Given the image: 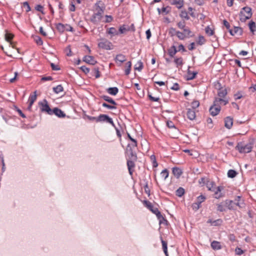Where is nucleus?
<instances>
[{
  "label": "nucleus",
  "instance_id": "obj_1",
  "mask_svg": "<svg viewBox=\"0 0 256 256\" xmlns=\"http://www.w3.org/2000/svg\"><path fill=\"white\" fill-rule=\"evenodd\" d=\"M96 12L92 16L90 20L94 24H98L101 20L104 12V8L96 4Z\"/></svg>",
  "mask_w": 256,
  "mask_h": 256
},
{
  "label": "nucleus",
  "instance_id": "obj_2",
  "mask_svg": "<svg viewBox=\"0 0 256 256\" xmlns=\"http://www.w3.org/2000/svg\"><path fill=\"white\" fill-rule=\"evenodd\" d=\"M240 20L242 22H245L252 16V9L248 6L243 8L240 12Z\"/></svg>",
  "mask_w": 256,
  "mask_h": 256
},
{
  "label": "nucleus",
  "instance_id": "obj_3",
  "mask_svg": "<svg viewBox=\"0 0 256 256\" xmlns=\"http://www.w3.org/2000/svg\"><path fill=\"white\" fill-rule=\"evenodd\" d=\"M144 204L151 212L154 214L158 219L160 220V223L162 222V220H164V218L161 214L160 212L156 208H154L152 204L148 200H144Z\"/></svg>",
  "mask_w": 256,
  "mask_h": 256
},
{
  "label": "nucleus",
  "instance_id": "obj_4",
  "mask_svg": "<svg viewBox=\"0 0 256 256\" xmlns=\"http://www.w3.org/2000/svg\"><path fill=\"white\" fill-rule=\"evenodd\" d=\"M252 146L250 143L244 144L242 142H239L236 146V149L240 153H248L252 151Z\"/></svg>",
  "mask_w": 256,
  "mask_h": 256
},
{
  "label": "nucleus",
  "instance_id": "obj_5",
  "mask_svg": "<svg viewBox=\"0 0 256 256\" xmlns=\"http://www.w3.org/2000/svg\"><path fill=\"white\" fill-rule=\"evenodd\" d=\"M38 104L40 106V109L42 112H45L50 115H52V110L50 108L46 100H44L42 102H39Z\"/></svg>",
  "mask_w": 256,
  "mask_h": 256
},
{
  "label": "nucleus",
  "instance_id": "obj_6",
  "mask_svg": "<svg viewBox=\"0 0 256 256\" xmlns=\"http://www.w3.org/2000/svg\"><path fill=\"white\" fill-rule=\"evenodd\" d=\"M100 42L98 43V46L100 48L106 50H110L112 48V44L111 42L105 38H100Z\"/></svg>",
  "mask_w": 256,
  "mask_h": 256
},
{
  "label": "nucleus",
  "instance_id": "obj_7",
  "mask_svg": "<svg viewBox=\"0 0 256 256\" xmlns=\"http://www.w3.org/2000/svg\"><path fill=\"white\" fill-rule=\"evenodd\" d=\"M136 148H132L130 144H128L127 146L126 152L129 158V159L132 160H136L137 156L136 154L134 152V150Z\"/></svg>",
  "mask_w": 256,
  "mask_h": 256
},
{
  "label": "nucleus",
  "instance_id": "obj_8",
  "mask_svg": "<svg viewBox=\"0 0 256 256\" xmlns=\"http://www.w3.org/2000/svg\"><path fill=\"white\" fill-rule=\"evenodd\" d=\"M106 122L112 125V126L116 127L114 124L112 118L109 117L108 115L101 114L97 117V122Z\"/></svg>",
  "mask_w": 256,
  "mask_h": 256
},
{
  "label": "nucleus",
  "instance_id": "obj_9",
  "mask_svg": "<svg viewBox=\"0 0 256 256\" xmlns=\"http://www.w3.org/2000/svg\"><path fill=\"white\" fill-rule=\"evenodd\" d=\"M66 27H68L70 28H66V31H73V28L69 24H63L61 23H58L56 24V28L60 32H63L65 30Z\"/></svg>",
  "mask_w": 256,
  "mask_h": 256
},
{
  "label": "nucleus",
  "instance_id": "obj_10",
  "mask_svg": "<svg viewBox=\"0 0 256 256\" xmlns=\"http://www.w3.org/2000/svg\"><path fill=\"white\" fill-rule=\"evenodd\" d=\"M225 204H226V207H228V208L229 210H234L236 206H238L239 207H242L240 203L234 202H233L232 200H226L225 201Z\"/></svg>",
  "mask_w": 256,
  "mask_h": 256
},
{
  "label": "nucleus",
  "instance_id": "obj_11",
  "mask_svg": "<svg viewBox=\"0 0 256 256\" xmlns=\"http://www.w3.org/2000/svg\"><path fill=\"white\" fill-rule=\"evenodd\" d=\"M210 114L212 116H216L220 110V106H214V104L210 108Z\"/></svg>",
  "mask_w": 256,
  "mask_h": 256
},
{
  "label": "nucleus",
  "instance_id": "obj_12",
  "mask_svg": "<svg viewBox=\"0 0 256 256\" xmlns=\"http://www.w3.org/2000/svg\"><path fill=\"white\" fill-rule=\"evenodd\" d=\"M222 186H218L214 188V191H213L214 194V197L216 199H218L223 196V194L221 192V191L223 190Z\"/></svg>",
  "mask_w": 256,
  "mask_h": 256
},
{
  "label": "nucleus",
  "instance_id": "obj_13",
  "mask_svg": "<svg viewBox=\"0 0 256 256\" xmlns=\"http://www.w3.org/2000/svg\"><path fill=\"white\" fill-rule=\"evenodd\" d=\"M228 103V100L223 99L221 98H215L214 101V106H220V105H226Z\"/></svg>",
  "mask_w": 256,
  "mask_h": 256
},
{
  "label": "nucleus",
  "instance_id": "obj_14",
  "mask_svg": "<svg viewBox=\"0 0 256 256\" xmlns=\"http://www.w3.org/2000/svg\"><path fill=\"white\" fill-rule=\"evenodd\" d=\"M83 60L87 64L94 65L96 63V61L92 56H86L83 58Z\"/></svg>",
  "mask_w": 256,
  "mask_h": 256
},
{
  "label": "nucleus",
  "instance_id": "obj_15",
  "mask_svg": "<svg viewBox=\"0 0 256 256\" xmlns=\"http://www.w3.org/2000/svg\"><path fill=\"white\" fill-rule=\"evenodd\" d=\"M54 114L58 118H64L66 114L61 110L58 108H54L52 110V114Z\"/></svg>",
  "mask_w": 256,
  "mask_h": 256
},
{
  "label": "nucleus",
  "instance_id": "obj_16",
  "mask_svg": "<svg viewBox=\"0 0 256 256\" xmlns=\"http://www.w3.org/2000/svg\"><path fill=\"white\" fill-rule=\"evenodd\" d=\"M229 32L232 36H234L236 34L241 36L242 34V30L241 28L234 26L233 30H230Z\"/></svg>",
  "mask_w": 256,
  "mask_h": 256
},
{
  "label": "nucleus",
  "instance_id": "obj_17",
  "mask_svg": "<svg viewBox=\"0 0 256 256\" xmlns=\"http://www.w3.org/2000/svg\"><path fill=\"white\" fill-rule=\"evenodd\" d=\"M134 161V160H132L131 159H129L127 160V166L129 173L131 176L132 174L134 171L132 168H134L135 166Z\"/></svg>",
  "mask_w": 256,
  "mask_h": 256
},
{
  "label": "nucleus",
  "instance_id": "obj_18",
  "mask_svg": "<svg viewBox=\"0 0 256 256\" xmlns=\"http://www.w3.org/2000/svg\"><path fill=\"white\" fill-rule=\"evenodd\" d=\"M233 124V120L230 116L226 117L224 120V126L228 129H230Z\"/></svg>",
  "mask_w": 256,
  "mask_h": 256
},
{
  "label": "nucleus",
  "instance_id": "obj_19",
  "mask_svg": "<svg viewBox=\"0 0 256 256\" xmlns=\"http://www.w3.org/2000/svg\"><path fill=\"white\" fill-rule=\"evenodd\" d=\"M114 60L116 62H120L121 64L126 60V56L122 54H118L116 56Z\"/></svg>",
  "mask_w": 256,
  "mask_h": 256
},
{
  "label": "nucleus",
  "instance_id": "obj_20",
  "mask_svg": "<svg viewBox=\"0 0 256 256\" xmlns=\"http://www.w3.org/2000/svg\"><path fill=\"white\" fill-rule=\"evenodd\" d=\"M186 115L188 118L190 120H194L196 118V112L194 110L188 109Z\"/></svg>",
  "mask_w": 256,
  "mask_h": 256
},
{
  "label": "nucleus",
  "instance_id": "obj_21",
  "mask_svg": "<svg viewBox=\"0 0 256 256\" xmlns=\"http://www.w3.org/2000/svg\"><path fill=\"white\" fill-rule=\"evenodd\" d=\"M171 4L173 5H175L178 8L180 9L184 6V0H172L171 2Z\"/></svg>",
  "mask_w": 256,
  "mask_h": 256
},
{
  "label": "nucleus",
  "instance_id": "obj_22",
  "mask_svg": "<svg viewBox=\"0 0 256 256\" xmlns=\"http://www.w3.org/2000/svg\"><path fill=\"white\" fill-rule=\"evenodd\" d=\"M198 74L196 72H192L189 68L188 70L186 79L188 80H192L195 78L196 75Z\"/></svg>",
  "mask_w": 256,
  "mask_h": 256
},
{
  "label": "nucleus",
  "instance_id": "obj_23",
  "mask_svg": "<svg viewBox=\"0 0 256 256\" xmlns=\"http://www.w3.org/2000/svg\"><path fill=\"white\" fill-rule=\"evenodd\" d=\"M106 92L111 95L116 96L118 92V89L116 87L109 88Z\"/></svg>",
  "mask_w": 256,
  "mask_h": 256
},
{
  "label": "nucleus",
  "instance_id": "obj_24",
  "mask_svg": "<svg viewBox=\"0 0 256 256\" xmlns=\"http://www.w3.org/2000/svg\"><path fill=\"white\" fill-rule=\"evenodd\" d=\"M211 246L214 250H218L222 248L220 242L216 240H214L211 243Z\"/></svg>",
  "mask_w": 256,
  "mask_h": 256
},
{
  "label": "nucleus",
  "instance_id": "obj_25",
  "mask_svg": "<svg viewBox=\"0 0 256 256\" xmlns=\"http://www.w3.org/2000/svg\"><path fill=\"white\" fill-rule=\"evenodd\" d=\"M106 33L112 35V36L118 34V32L116 28L112 27L107 29Z\"/></svg>",
  "mask_w": 256,
  "mask_h": 256
},
{
  "label": "nucleus",
  "instance_id": "obj_26",
  "mask_svg": "<svg viewBox=\"0 0 256 256\" xmlns=\"http://www.w3.org/2000/svg\"><path fill=\"white\" fill-rule=\"evenodd\" d=\"M177 52L178 50H176V47L174 46H172L168 50V54L172 58L174 57Z\"/></svg>",
  "mask_w": 256,
  "mask_h": 256
},
{
  "label": "nucleus",
  "instance_id": "obj_27",
  "mask_svg": "<svg viewBox=\"0 0 256 256\" xmlns=\"http://www.w3.org/2000/svg\"><path fill=\"white\" fill-rule=\"evenodd\" d=\"M172 173L175 176L178 178L182 174V171L178 168H172Z\"/></svg>",
  "mask_w": 256,
  "mask_h": 256
},
{
  "label": "nucleus",
  "instance_id": "obj_28",
  "mask_svg": "<svg viewBox=\"0 0 256 256\" xmlns=\"http://www.w3.org/2000/svg\"><path fill=\"white\" fill-rule=\"evenodd\" d=\"M101 98H103L104 100L110 102L111 104H112L113 105L117 104L115 102V101L114 100H112L111 98L109 97L108 96L104 95V96H101Z\"/></svg>",
  "mask_w": 256,
  "mask_h": 256
},
{
  "label": "nucleus",
  "instance_id": "obj_29",
  "mask_svg": "<svg viewBox=\"0 0 256 256\" xmlns=\"http://www.w3.org/2000/svg\"><path fill=\"white\" fill-rule=\"evenodd\" d=\"M248 27L250 32L254 34V32L256 30V23L253 21H250L248 24Z\"/></svg>",
  "mask_w": 256,
  "mask_h": 256
},
{
  "label": "nucleus",
  "instance_id": "obj_30",
  "mask_svg": "<svg viewBox=\"0 0 256 256\" xmlns=\"http://www.w3.org/2000/svg\"><path fill=\"white\" fill-rule=\"evenodd\" d=\"M206 185L209 190L214 191L215 184L213 182L208 181Z\"/></svg>",
  "mask_w": 256,
  "mask_h": 256
},
{
  "label": "nucleus",
  "instance_id": "obj_31",
  "mask_svg": "<svg viewBox=\"0 0 256 256\" xmlns=\"http://www.w3.org/2000/svg\"><path fill=\"white\" fill-rule=\"evenodd\" d=\"M227 94V92L226 88H220L218 90V96L220 98H224Z\"/></svg>",
  "mask_w": 256,
  "mask_h": 256
},
{
  "label": "nucleus",
  "instance_id": "obj_32",
  "mask_svg": "<svg viewBox=\"0 0 256 256\" xmlns=\"http://www.w3.org/2000/svg\"><path fill=\"white\" fill-rule=\"evenodd\" d=\"M126 68L125 70V74H126V75L128 76L130 72L131 67H132L131 62L129 61L128 62H127L126 63Z\"/></svg>",
  "mask_w": 256,
  "mask_h": 256
},
{
  "label": "nucleus",
  "instance_id": "obj_33",
  "mask_svg": "<svg viewBox=\"0 0 256 256\" xmlns=\"http://www.w3.org/2000/svg\"><path fill=\"white\" fill-rule=\"evenodd\" d=\"M36 92H34V94H30L29 99H28V102H30L31 104H33L34 102L36 101Z\"/></svg>",
  "mask_w": 256,
  "mask_h": 256
},
{
  "label": "nucleus",
  "instance_id": "obj_34",
  "mask_svg": "<svg viewBox=\"0 0 256 256\" xmlns=\"http://www.w3.org/2000/svg\"><path fill=\"white\" fill-rule=\"evenodd\" d=\"M162 243L164 253L166 256H168L167 242L162 239Z\"/></svg>",
  "mask_w": 256,
  "mask_h": 256
},
{
  "label": "nucleus",
  "instance_id": "obj_35",
  "mask_svg": "<svg viewBox=\"0 0 256 256\" xmlns=\"http://www.w3.org/2000/svg\"><path fill=\"white\" fill-rule=\"evenodd\" d=\"M217 210L220 212H222L226 210V204L224 205L223 204L222 202H221L220 204H217Z\"/></svg>",
  "mask_w": 256,
  "mask_h": 256
},
{
  "label": "nucleus",
  "instance_id": "obj_36",
  "mask_svg": "<svg viewBox=\"0 0 256 256\" xmlns=\"http://www.w3.org/2000/svg\"><path fill=\"white\" fill-rule=\"evenodd\" d=\"M143 68V64L140 60L134 66V69L138 71H141Z\"/></svg>",
  "mask_w": 256,
  "mask_h": 256
},
{
  "label": "nucleus",
  "instance_id": "obj_37",
  "mask_svg": "<svg viewBox=\"0 0 256 256\" xmlns=\"http://www.w3.org/2000/svg\"><path fill=\"white\" fill-rule=\"evenodd\" d=\"M180 18H185L186 20H188L190 19L188 12L186 10H182L180 14Z\"/></svg>",
  "mask_w": 256,
  "mask_h": 256
},
{
  "label": "nucleus",
  "instance_id": "obj_38",
  "mask_svg": "<svg viewBox=\"0 0 256 256\" xmlns=\"http://www.w3.org/2000/svg\"><path fill=\"white\" fill-rule=\"evenodd\" d=\"M174 62L177 67L182 66L183 64V60L182 58H176Z\"/></svg>",
  "mask_w": 256,
  "mask_h": 256
},
{
  "label": "nucleus",
  "instance_id": "obj_39",
  "mask_svg": "<svg viewBox=\"0 0 256 256\" xmlns=\"http://www.w3.org/2000/svg\"><path fill=\"white\" fill-rule=\"evenodd\" d=\"M64 90L63 87L62 85H58L56 87L53 88L54 92L56 94H58L60 92H62Z\"/></svg>",
  "mask_w": 256,
  "mask_h": 256
},
{
  "label": "nucleus",
  "instance_id": "obj_40",
  "mask_svg": "<svg viewBox=\"0 0 256 256\" xmlns=\"http://www.w3.org/2000/svg\"><path fill=\"white\" fill-rule=\"evenodd\" d=\"M176 192L177 196L180 197L184 194V190L182 188L180 187L176 190Z\"/></svg>",
  "mask_w": 256,
  "mask_h": 256
},
{
  "label": "nucleus",
  "instance_id": "obj_41",
  "mask_svg": "<svg viewBox=\"0 0 256 256\" xmlns=\"http://www.w3.org/2000/svg\"><path fill=\"white\" fill-rule=\"evenodd\" d=\"M177 32H178V31L176 30V28H170L168 29V34L170 36H176H176Z\"/></svg>",
  "mask_w": 256,
  "mask_h": 256
},
{
  "label": "nucleus",
  "instance_id": "obj_42",
  "mask_svg": "<svg viewBox=\"0 0 256 256\" xmlns=\"http://www.w3.org/2000/svg\"><path fill=\"white\" fill-rule=\"evenodd\" d=\"M176 36L180 40H184L186 38V34H184L183 32L180 31H178Z\"/></svg>",
  "mask_w": 256,
  "mask_h": 256
},
{
  "label": "nucleus",
  "instance_id": "obj_43",
  "mask_svg": "<svg viewBox=\"0 0 256 256\" xmlns=\"http://www.w3.org/2000/svg\"><path fill=\"white\" fill-rule=\"evenodd\" d=\"M237 174V172L233 170H230L228 172V176L230 178H234Z\"/></svg>",
  "mask_w": 256,
  "mask_h": 256
},
{
  "label": "nucleus",
  "instance_id": "obj_44",
  "mask_svg": "<svg viewBox=\"0 0 256 256\" xmlns=\"http://www.w3.org/2000/svg\"><path fill=\"white\" fill-rule=\"evenodd\" d=\"M182 30H183V32L184 33V34H186V38L188 37V36H192L191 35L192 32L190 30V29L189 28H188V27L186 26Z\"/></svg>",
  "mask_w": 256,
  "mask_h": 256
},
{
  "label": "nucleus",
  "instance_id": "obj_45",
  "mask_svg": "<svg viewBox=\"0 0 256 256\" xmlns=\"http://www.w3.org/2000/svg\"><path fill=\"white\" fill-rule=\"evenodd\" d=\"M205 31L206 34L209 36L213 35L214 33V30L209 26L206 28Z\"/></svg>",
  "mask_w": 256,
  "mask_h": 256
},
{
  "label": "nucleus",
  "instance_id": "obj_46",
  "mask_svg": "<svg viewBox=\"0 0 256 256\" xmlns=\"http://www.w3.org/2000/svg\"><path fill=\"white\" fill-rule=\"evenodd\" d=\"M160 176L164 180H166L168 176V172L166 169L164 170L160 173Z\"/></svg>",
  "mask_w": 256,
  "mask_h": 256
},
{
  "label": "nucleus",
  "instance_id": "obj_47",
  "mask_svg": "<svg viewBox=\"0 0 256 256\" xmlns=\"http://www.w3.org/2000/svg\"><path fill=\"white\" fill-rule=\"evenodd\" d=\"M206 40L202 36H200L197 41V43L200 45H202L204 44Z\"/></svg>",
  "mask_w": 256,
  "mask_h": 256
},
{
  "label": "nucleus",
  "instance_id": "obj_48",
  "mask_svg": "<svg viewBox=\"0 0 256 256\" xmlns=\"http://www.w3.org/2000/svg\"><path fill=\"white\" fill-rule=\"evenodd\" d=\"M222 219H218L216 220H214L212 222V226H220L222 224Z\"/></svg>",
  "mask_w": 256,
  "mask_h": 256
},
{
  "label": "nucleus",
  "instance_id": "obj_49",
  "mask_svg": "<svg viewBox=\"0 0 256 256\" xmlns=\"http://www.w3.org/2000/svg\"><path fill=\"white\" fill-rule=\"evenodd\" d=\"M177 26L178 28L181 30H183L184 28L186 26V22L184 21L183 22H179L177 23Z\"/></svg>",
  "mask_w": 256,
  "mask_h": 256
},
{
  "label": "nucleus",
  "instance_id": "obj_50",
  "mask_svg": "<svg viewBox=\"0 0 256 256\" xmlns=\"http://www.w3.org/2000/svg\"><path fill=\"white\" fill-rule=\"evenodd\" d=\"M128 30H129V29L126 28L125 25H122L120 26L119 28V32L120 34H124L126 31Z\"/></svg>",
  "mask_w": 256,
  "mask_h": 256
},
{
  "label": "nucleus",
  "instance_id": "obj_51",
  "mask_svg": "<svg viewBox=\"0 0 256 256\" xmlns=\"http://www.w3.org/2000/svg\"><path fill=\"white\" fill-rule=\"evenodd\" d=\"M199 106L200 102L198 100H194L192 102V106L194 110L198 108Z\"/></svg>",
  "mask_w": 256,
  "mask_h": 256
},
{
  "label": "nucleus",
  "instance_id": "obj_52",
  "mask_svg": "<svg viewBox=\"0 0 256 256\" xmlns=\"http://www.w3.org/2000/svg\"><path fill=\"white\" fill-rule=\"evenodd\" d=\"M23 6L26 8V12H28L31 10L30 7L27 2L22 3Z\"/></svg>",
  "mask_w": 256,
  "mask_h": 256
},
{
  "label": "nucleus",
  "instance_id": "obj_53",
  "mask_svg": "<svg viewBox=\"0 0 256 256\" xmlns=\"http://www.w3.org/2000/svg\"><path fill=\"white\" fill-rule=\"evenodd\" d=\"M102 106L103 107L106 108H108V109H110V110L116 109V108L114 106V105L111 106V105L108 104H107L106 103H105V102L103 103Z\"/></svg>",
  "mask_w": 256,
  "mask_h": 256
},
{
  "label": "nucleus",
  "instance_id": "obj_54",
  "mask_svg": "<svg viewBox=\"0 0 256 256\" xmlns=\"http://www.w3.org/2000/svg\"><path fill=\"white\" fill-rule=\"evenodd\" d=\"M150 159L152 161V164L154 167H156L158 166V163L156 161V157L154 155H152L150 156Z\"/></svg>",
  "mask_w": 256,
  "mask_h": 256
},
{
  "label": "nucleus",
  "instance_id": "obj_55",
  "mask_svg": "<svg viewBox=\"0 0 256 256\" xmlns=\"http://www.w3.org/2000/svg\"><path fill=\"white\" fill-rule=\"evenodd\" d=\"M34 40L36 44L38 45H42V38L38 36H36Z\"/></svg>",
  "mask_w": 256,
  "mask_h": 256
},
{
  "label": "nucleus",
  "instance_id": "obj_56",
  "mask_svg": "<svg viewBox=\"0 0 256 256\" xmlns=\"http://www.w3.org/2000/svg\"><path fill=\"white\" fill-rule=\"evenodd\" d=\"M206 197L205 196H203V195H200V196H198V197H197L196 198V200H198V201H199L200 202H204L205 200H206Z\"/></svg>",
  "mask_w": 256,
  "mask_h": 256
},
{
  "label": "nucleus",
  "instance_id": "obj_57",
  "mask_svg": "<svg viewBox=\"0 0 256 256\" xmlns=\"http://www.w3.org/2000/svg\"><path fill=\"white\" fill-rule=\"evenodd\" d=\"M192 210H194V211H196L200 208L199 205H198L196 202L192 204Z\"/></svg>",
  "mask_w": 256,
  "mask_h": 256
},
{
  "label": "nucleus",
  "instance_id": "obj_58",
  "mask_svg": "<svg viewBox=\"0 0 256 256\" xmlns=\"http://www.w3.org/2000/svg\"><path fill=\"white\" fill-rule=\"evenodd\" d=\"M235 252L236 254L238 255H241L244 252L243 250L239 248H236L235 250Z\"/></svg>",
  "mask_w": 256,
  "mask_h": 256
},
{
  "label": "nucleus",
  "instance_id": "obj_59",
  "mask_svg": "<svg viewBox=\"0 0 256 256\" xmlns=\"http://www.w3.org/2000/svg\"><path fill=\"white\" fill-rule=\"evenodd\" d=\"M223 24L224 25L226 26V28L228 30V31L230 30V24L228 23V22L226 20H224L223 21Z\"/></svg>",
  "mask_w": 256,
  "mask_h": 256
},
{
  "label": "nucleus",
  "instance_id": "obj_60",
  "mask_svg": "<svg viewBox=\"0 0 256 256\" xmlns=\"http://www.w3.org/2000/svg\"><path fill=\"white\" fill-rule=\"evenodd\" d=\"M234 97L236 100H239L242 98V94L240 92H238L234 95Z\"/></svg>",
  "mask_w": 256,
  "mask_h": 256
},
{
  "label": "nucleus",
  "instance_id": "obj_61",
  "mask_svg": "<svg viewBox=\"0 0 256 256\" xmlns=\"http://www.w3.org/2000/svg\"><path fill=\"white\" fill-rule=\"evenodd\" d=\"M80 69L85 73L88 74L90 72V69L86 68V66H82Z\"/></svg>",
  "mask_w": 256,
  "mask_h": 256
},
{
  "label": "nucleus",
  "instance_id": "obj_62",
  "mask_svg": "<svg viewBox=\"0 0 256 256\" xmlns=\"http://www.w3.org/2000/svg\"><path fill=\"white\" fill-rule=\"evenodd\" d=\"M132 142V144H130L132 146V148H136L137 146V142L136 140L134 139V138H131V140H130Z\"/></svg>",
  "mask_w": 256,
  "mask_h": 256
},
{
  "label": "nucleus",
  "instance_id": "obj_63",
  "mask_svg": "<svg viewBox=\"0 0 256 256\" xmlns=\"http://www.w3.org/2000/svg\"><path fill=\"white\" fill-rule=\"evenodd\" d=\"M13 38V35L10 34H7L6 35V38L8 41H10Z\"/></svg>",
  "mask_w": 256,
  "mask_h": 256
},
{
  "label": "nucleus",
  "instance_id": "obj_64",
  "mask_svg": "<svg viewBox=\"0 0 256 256\" xmlns=\"http://www.w3.org/2000/svg\"><path fill=\"white\" fill-rule=\"evenodd\" d=\"M166 125L169 128H175L174 123L172 121H168Z\"/></svg>",
  "mask_w": 256,
  "mask_h": 256
}]
</instances>
